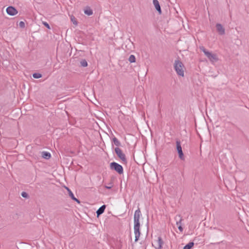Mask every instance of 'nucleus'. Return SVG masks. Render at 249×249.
<instances>
[{"label":"nucleus","instance_id":"obj_7","mask_svg":"<svg viewBox=\"0 0 249 249\" xmlns=\"http://www.w3.org/2000/svg\"><path fill=\"white\" fill-rule=\"evenodd\" d=\"M177 144V150L178 152L179 157L180 159H183V153L182 150V148L180 144V142L179 141H177L176 142Z\"/></svg>","mask_w":249,"mask_h":249},{"label":"nucleus","instance_id":"obj_18","mask_svg":"<svg viewBox=\"0 0 249 249\" xmlns=\"http://www.w3.org/2000/svg\"><path fill=\"white\" fill-rule=\"evenodd\" d=\"M70 18H71V22L73 23V24L76 26L77 25L78 23H77L76 18L73 16H71Z\"/></svg>","mask_w":249,"mask_h":249},{"label":"nucleus","instance_id":"obj_19","mask_svg":"<svg viewBox=\"0 0 249 249\" xmlns=\"http://www.w3.org/2000/svg\"><path fill=\"white\" fill-rule=\"evenodd\" d=\"M129 61L131 63L135 62L136 61L135 57L134 55H131L128 59Z\"/></svg>","mask_w":249,"mask_h":249},{"label":"nucleus","instance_id":"obj_14","mask_svg":"<svg viewBox=\"0 0 249 249\" xmlns=\"http://www.w3.org/2000/svg\"><path fill=\"white\" fill-rule=\"evenodd\" d=\"M175 219L176 220V224L177 225L179 226V225H181V221L182 220L181 218L180 217V215H177L175 217Z\"/></svg>","mask_w":249,"mask_h":249},{"label":"nucleus","instance_id":"obj_15","mask_svg":"<svg viewBox=\"0 0 249 249\" xmlns=\"http://www.w3.org/2000/svg\"><path fill=\"white\" fill-rule=\"evenodd\" d=\"M42 157L45 159H48L51 157V154L50 153L47 152H43Z\"/></svg>","mask_w":249,"mask_h":249},{"label":"nucleus","instance_id":"obj_1","mask_svg":"<svg viewBox=\"0 0 249 249\" xmlns=\"http://www.w3.org/2000/svg\"><path fill=\"white\" fill-rule=\"evenodd\" d=\"M199 48L212 63L216 62L218 60L217 55L215 53L208 51L203 46H200Z\"/></svg>","mask_w":249,"mask_h":249},{"label":"nucleus","instance_id":"obj_10","mask_svg":"<svg viewBox=\"0 0 249 249\" xmlns=\"http://www.w3.org/2000/svg\"><path fill=\"white\" fill-rule=\"evenodd\" d=\"M153 4L156 9L159 12L160 14H161V11L159 2L158 0H153Z\"/></svg>","mask_w":249,"mask_h":249},{"label":"nucleus","instance_id":"obj_27","mask_svg":"<svg viewBox=\"0 0 249 249\" xmlns=\"http://www.w3.org/2000/svg\"><path fill=\"white\" fill-rule=\"evenodd\" d=\"M178 229L180 231H182L183 228L181 225H179V226H178Z\"/></svg>","mask_w":249,"mask_h":249},{"label":"nucleus","instance_id":"obj_11","mask_svg":"<svg viewBox=\"0 0 249 249\" xmlns=\"http://www.w3.org/2000/svg\"><path fill=\"white\" fill-rule=\"evenodd\" d=\"M66 188L68 190V191L69 192V196H70L72 200L76 201L78 203H80V201L74 197V195L73 194L72 192L69 189V188L68 187H66Z\"/></svg>","mask_w":249,"mask_h":249},{"label":"nucleus","instance_id":"obj_12","mask_svg":"<svg viewBox=\"0 0 249 249\" xmlns=\"http://www.w3.org/2000/svg\"><path fill=\"white\" fill-rule=\"evenodd\" d=\"M105 208H106L105 205H103L101 207L99 208V209L96 212V213H97V215L98 216L104 213V212L105 210Z\"/></svg>","mask_w":249,"mask_h":249},{"label":"nucleus","instance_id":"obj_17","mask_svg":"<svg viewBox=\"0 0 249 249\" xmlns=\"http://www.w3.org/2000/svg\"><path fill=\"white\" fill-rule=\"evenodd\" d=\"M84 13L85 14L90 16L93 14L92 10L90 8H87L84 10Z\"/></svg>","mask_w":249,"mask_h":249},{"label":"nucleus","instance_id":"obj_25","mask_svg":"<svg viewBox=\"0 0 249 249\" xmlns=\"http://www.w3.org/2000/svg\"><path fill=\"white\" fill-rule=\"evenodd\" d=\"M43 24L48 29H50V26L48 24V23H47V22H43Z\"/></svg>","mask_w":249,"mask_h":249},{"label":"nucleus","instance_id":"obj_6","mask_svg":"<svg viewBox=\"0 0 249 249\" xmlns=\"http://www.w3.org/2000/svg\"><path fill=\"white\" fill-rule=\"evenodd\" d=\"M115 151L118 156V157L123 161L125 162L126 161V158L122 150L116 147L115 149Z\"/></svg>","mask_w":249,"mask_h":249},{"label":"nucleus","instance_id":"obj_26","mask_svg":"<svg viewBox=\"0 0 249 249\" xmlns=\"http://www.w3.org/2000/svg\"><path fill=\"white\" fill-rule=\"evenodd\" d=\"M107 189H111L112 187V185L111 184H109L108 185L105 186Z\"/></svg>","mask_w":249,"mask_h":249},{"label":"nucleus","instance_id":"obj_9","mask_svg":"<svg viewBox=\"0 0 249 249\" xmlns=\"http://www.w3.org/2000/svg\"><path fill=\"white\" fill-rule=\"evenodd\" d=\"M216 28L217 32L220 35H223L225 34V29L221 24H216Z\"/></svg>","mask_w":249,"mask_h":249},{"label":"nucleus","instance_id":"obj_3","mask_svg":"<svg viewBox=\"0 0 249 249\" xmlns=\"http://www.w3.org/2000/svg\"><path fill=\"white\" fill-rule=\"evenodd\" d=\"M140 219H134V233L135 235V241L137 242L140 236Z\"/></svg>","mask_w":249,"mask_h":249},{"label":"nucleus","instance_id":"obj_5","mask_svg":"<svg viewBox=\"0 0 249 249\" xmlns=\"http://www.w3.org/2000/svg\"><path fill=\"white\" fill-rule=\"evenodd\" d=\"M163 245V241L160 237H158V239L154 241V243L152 246L155 249H162Z\"/></svg>","mask_w":249,"mask_h":249},{"label":"nucleus","instance_id":"obj_16","mask_svg":"<svg viewBox=\"0 0 249 249\" xmlns=\"http://www.w3.org/2000/svg\"><path fill=\"white\" fill-rule=\"evenodd\" d=\"M194 243L193 242H189L186 246H185L183 249H191L194 246Z\"/></svg>","mask_w":249,"mask_h":249},{"label":"nucleus","instance_id":"obj_22","mask_svg":"<svg viewBox=\"0 0 249 249\" xmlns=\"http://www.w3.org/2000/svg\"><path fill=\"white\" fill-rule=\"evenodd\" d=\"M113 142H114V143L116 145V146H119L120 144V142H119V141L117 140V138H114L113 139Z\"/></svg>","mask_w":249,"mask_h":249},{"label":"nucleus","instance_id":"obj_20","mask_svg":"<svg viewBox=\"0 0 249 249\" xmlns=\"http://www.w3.org/2000/svg\"><path fill=\"white\" fill-rule=\"evenodd\" d=\"M80 64H81V65L84 67H87L88 66V63H87V61L85 59L82 60L80 62Z\"/></svg>","mask_w":249,"mask_h":249},{"label":"nucleus","instance_id":"obj_13","mask_svg":"<svg viewBox=\"0 0 249 249\" xmlns=\"http://www.w3.org/2000/svg\"><path fill=\"white\" fill-rule=\"evenodd\" d=\"M141 215V211L139 209L137 210L135 212L134 216V219H140V216Z\"/></svg>","mask_w":249,"mask_h":249},{"label":"nucleus","instance_id":"obj_23","mask_svg":"<svg viewBox=\"0 0 249 249\" xmlns=\"http://www.w3.org/2000/svg\"><path fill=\"white\" fill-rule=\"evenodd\" d=\"M19 25L20 27L23 28L25 26L24 22L23 21H20L19 23Z\"/></svg>","mask_w":249,"mask_h":249},{"label":"nucleus","instance_id":"obj_21","mask_svg":"<svg viewBox=\"0 0 249 249\" xmlns=\"http://www.w3.org/2000/svg\"><path fill=\"white\" fill-rule=\"evenodd\" d=\"M41 76H42V75L39 73H35L33 74V77L34 78H36V79L39 78L41 77Z\"/></svg>","mask_w":249,"mask_h":249},{"label":"nucleus","instance_id":"obj_8","mask_svg":"<svg viewBox=\"0 0 249 249\" xmlns=\"http://www.w3.org/2000/svg\"><path fill=\"white\" fill-rule=\"evenodd\" d=\"M7 13L10 16L16 15L18 13L17 10L12 6H9L6 9Z\"/></svg>","mask_w":249,"mask_h":249},{"label":"nucleus","instance_id":"obj_2","mask_svg":"<svg viewBox=\"0 0 249 249\" xmlns=\"http://www.w3.org/2000/svg\"><path fill=\"white\" fill-rule=\"evenodd\" d=\"M174 68L177 74L183 77L184 75L185 67L183 63L178 60H176L174 63Z\"/></svg>","mask_w":249,"mask_h":249},{"label":"nucleus","instance_id":"obj_4","mask_svg":"<svg viewBox=\"0 0 249 249\" xmlns=\"http://www.w3.org/2000/svg\"><path fill=\"white\" fill-rule=\"evenodd\" d=\"M111 169L114 170L120 174L123 173V168L122 165L118 163L113 162H111L110 164Z\"/></svg>","mask_w":249,"mask_h":249},{"label":"nucleus","instance_id":"obj_24","mask_svg":"<svg viewBox=\"0 0 249 249\" xmlns=\"http://www.w3.org/2000/svg\"><path fill=\"white\" fill-rule=\"evenodd\" d=\"M21 196L23 197H27L28 196V195L26 193L23 192L21 193Z\"/></svg>","mask_w":249,"mask_h":249}]
</instances>
